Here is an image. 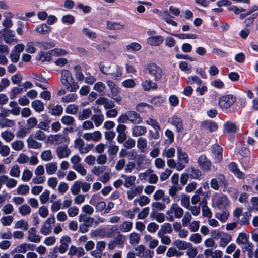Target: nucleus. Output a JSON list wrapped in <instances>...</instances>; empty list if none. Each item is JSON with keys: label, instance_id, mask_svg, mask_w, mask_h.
<instances>
[{"label": "nucleus", "instance_id": "obj_1", "mask_svg": "<svg viewBox=\"0 0 258 258\" xmlns=\"http://www.w3.org/2000/svg\"><path fill=\"white\" fill-rule=\"evenodd\" d=\"M101 72L106 75L111 76L115 80H118L121 78L123 70L121 66L117 64H111L109 63H101L99 66Z\"/></svg>", "mask_w": 258, "mask_h": 258}, {"label": "nucleus", "instance_id": "obj_2", "mask_svg": "<svg viewBox=\"0 0 258 258\" xmlns=\"http://www.w3.org/2000/svg\"><path fill=\"white\" fill-rule=\"evenodd\" d=\"M60 80L67 89L70 92H75L79 88L78 83L75 82L73 79L71 73L68 70H63L61 71Z\"/></svg>", "mask_w": 258, "mask_h": 258}, {"label": "nucleus", "instance_id": "obj_3", "mask_svg": "<svg viewBox=\"0 0 258 258\" xmlns=\"http://www.w3.org/2000/svg\"><path fill=\"white\" fill-rule=\"evenodd\" d=\"M147 73L150 75L155 81H158L162 79L163 72L162 69L157 64L151 62L145 67Z\"/></svg>", "mask_w": 258, "mask_h": 258}, {"label": "nucleus", "instance_id": "obj_4", "mask_svg": "<svg viewBox=\"0 0 258 258\" xmlns=\"http://www.w3.org/2000/svg\"><path fill=\"white\" fill-rule=\"evenodd\" d=\"M94 220L92 217H88L84 214H80L78 220L79 222H83V223L79 225V231L82 233L87 232L89 228L92 226Z\"/></svg>", "mask_w": 258, "mask_h": 258}, {"label": "nucleus", "instance_id": "obj_5", "mask_svg": "<svg viewBox=\"0 0 258 258\" xmlns=\"http://www.w3.org/2000/svg\"><path fill=\"white\" fill-rule=\"evenodd\" d=\"M213 205L219 209L226 208L229 204V200L227 196L215 194L212 199Z\"/></svg>", "mask_w": 258, "mask_h": 258}, {"label": "nucleus", "instance_id": "obj_6", "mask_svg": "<svg viewBox=\"0 0 258 258\" xmlns=\"http://www.w3.org/2000/svg\"><path fill=\"white\" fill-rule=\"evenodd\" d=\"M236 101V97L233 95H223L219 99V106L222 109H227L233 106Z\"/></svg>", "mask_w": 258, "mask_h": 258}, {"label": "nucleus", "instance_id": "obj_7", "mask_svg": "<svg viewBox=\"0 0 258 258\" xmlns=\"http://www.w3.org/2000/svg\"><path fill=\"white\" fill-rule=\"evenodd\" d=\"M74 147L78 149L81 154L88 153L93 148V144H86L83 139L78 138L74 140Z\"/></svg>", "mask_w": 258, "mask_h": 258}, {"label": "nucleus", "instance_id": "obj_8", "mask_svg": "<svg viewBox=\"0 0 258 258\" xmlns=\"http://www.w3.org/2000/svg\"><path fill=\"white\" fill-rule=\"evenodd\" d=\"M106 84L110 91L111 98L113 99L116 102L119 103L122 99L121 97L118 95L120 88L112 80H107Z\"/></svg>", "mask_w": 258, "mask_h": 258}, {"label": "nucleus", "instance_id": "obj_9", "mask_svg": "<svg viewBox=\"0 0 258 258\" xmlns=\"http://www.w3.org/2000/svg\"><path fill=\"white\" fill-rule=\"evenodd\" d=\"M69 142V137L63 134H56L50 137V142L52 145H57Z\"/></svg>", "mask_w": 258, "mask_h": 258}, {"label": "nucleus", "instance_id": "obj_10", "mask_svg": "<svg viewBox=\"0 0 258 258\" xmlns=\"http://www.w3.org/2000/svg\"><path fill=\"white\" fill-rule=\"evenodd\" d=\"M172 214H174L176 218L179 219L183 216V210L177 203H173L171 205L169 210L166 212V214L167 215Z\"/></svg>", "mask_w": 258, "mask_h": 258}, {"label": "nucleus", "instance_id": "obj_11", "mask_svg": "<svg viewBox=\"0 0 258 258\" xmlns=\"http://www.w3.org/2000/svg\"><path fill=\"white\" fill-rule=\"evenodd\" d=\"M82 137L87 141H92L94 142H97L101 140L102 134L99 131H95L92 133H85Z\"/></svg>", "mask_w": 258, "mask_h": 258}, {"label": "nucleus", "instance_id": "obj_12", "mask_svg": "<svg viewBox=\"0 0 258 258\" xmlns=\"http://www.w3.org/2000/svg\"><path fill=\"white\" fill-rule=\"evenodd\" d=\"M56 153L58 158H66L71 153V150L67 145H62L58 146L56 148Z\"/></svg>", "mask_w": 258, "mask_h": 258}, {"label": "nucleus", "instance_id": "obj_13", "mask_svg": "<svg viewBox=\"0 0 258 258\" xmlns=\"http://www.w3.org/2000/svg\"><path fill=\"white\" fill-rule=\"evenodd\" d=\"M148 159L142 154H138L136 159V166L137 170H142L146 168L148 166Z\"/></svg>", "mask_w": 258, "mask_h": 258}, {"label": "nucleus", "instance_id": "obj_14", "mask_svg": "<svg viewBox=\"0 0 258 258\" xmlns=\"http://www.w3.org/2000/svg\"><path fill=\"white\" fill-rule=\"evenodd\" d=\"M96 103L98 105H104L106 109H110L115 107L114 102L105 97H101L96 100Z\"/></svg>", "mask_w": 258, "mask_h": 258}, {"label": "nucleus", "instance_id": "obj_15", "mask_svg": "<svg viewBox=\"0 0 258 258\" xmlns=\"http://www.w3.org/2000/svg\"><path fill=\"white\" fill-rule=\"evenodd\" d=\"M199 166L205 171H209L210 169L211 163L207 158L205 155H201L198 160Z\"/></svg>", "mask_w": 258, "mask_h": 258}, {"label": "nucleus", "instance_id": "obj_16", "mask_svg": "<svg viewBox=\"0 0 258 258\" xmlns=\"http://www.w3.org/2000/svg\"><path fill=\"white\" fill-rule=\"evenodd\" d=\"M128 121L134 124H140L142 122V118L140 115L134 111H127Z\"/></svg>", "mask_w": 258, "mask_h": 258}, {"label": "nucleus", "instance_id": "obj_17", "mask_svg": "<svg viewBox=\"0 0 258 258\" xmlns=\"http://www.w3.org/2000/svg\"><path fill=\"white\" fill-rule=\"evenodd\" d=\"M216 162L219 163L222 159V148L217 144L213 145L212 150Z\"/></svg>", "mask_w": 258, "mask_h": 258}, {"label": "nucleus", "instance_id": "obj_18", "mask_svg": "<svg viewBox=\"0 0 258 258\" xmlns=\"http://www.w3.org/2000/svg\"><path fill=\"white\" fill-rule=\"evenodd\" d=\"M201 127L203 129L208 130L210 132L216 131L218 128L217 124L211 120H205L201 123Z\"/></svg>", "mask_w": 258, "mask_h": 258}, {"label": "nucleus", "instance_id": "obj_19", "mask_svg": "<svg viewBox=\"0 0 258 258\" xmlns=\"http://www.w3.org/2000/svg\"><path fill=\"white\" fill-rule=\"evenodd\" d=\"M85 252L84 249L81 247H76L74 245H71L69 249L68 254L71 256H76L80 257L85 254Z\"/></svg>", "mask_w": 258, "mask_h": 258}, {"label": "nucleus", "instance_id": "obj_20", "mask_svg": "<svg viewBox=\"0 0 258 258\" xmlns=\"http://www.w3.org/2000/svg\"><path fill=\"white\" fill-rule=\"evenodd\" d=\"M141 86L143 89L145 91H149L151 90H156L158 87L156 83L149 79L144 80L142 83Z\"/></svg>", "mask_w": 258, "mask_h": 258}, {"label": "nucleus", "instance_id": "obj_21", "mask_svg": "<svg viewBox=\"0 0 258 258\" xmlns=\"http://www.w3.org/2000/svg\"><path fill=\"white\" fill-rule=\"evenodd\" d=\"M147 43L151 46H158L160 45L164 41L162 36L157 35L155 36L149 37L147 39Z\"/></svg>", "mask_w": 258, "mask_h": 258}, {"label": "nucleus", "instance_id": "obj_22", "mask_svg": "<svg viewBox=\"0 0 258 258\" xmlns=\"http://www.w3.org/2000/svg\"><path fill=\"white\" fill-rule=\"evenodd\" d=\"M143 189V186L138 185L131 188L127 191V198L129 200H132L134 197L138 195L142 194Z\"/></svg>", "mask_w": 258, "mask_h": 258}, {"label": "nucleus", "instance_id": "obj_23", "mask_svg": "<svg viewBox=\"0 0 258 258\" xmlns=\"http://www.w3.org/2000/svg\"><path fill=\"white\" fill-rule=\"evenodd\" d=\"M229 170L238 178L244 179L245 174L242 171H240L237 167V164L235 162H231L229 165Z\"/></svg>", "mask_w": 258, "mask_h": 258}, {"label": "nucleus", "instance_id": "obj_24", "mask_svg": "<svg viewBox=\"0 0 258 258\" xmlns=\"http://www.w3.org/2000/svg\"><path fill=\"white\" fill-rule=\"evenodd\" d=\"M98 114H95L92 115L91 117V120L94 122L96 127L100 126L104 121V116L101 113L100 110L98 109Z\"/></svg>", "mask_w": 258, "mask_h": 258}, {"label": "nucleus", "instance_id": "obj_25", "mask_svg": "<svg viewBox=\"0 0 258 258\" xmlns=\"http://www.w3.org/2000/svg\"><path fill=\"white\" fill-rule=\"evenodd\" d=\"M41 237L36 234V230L35 228H31L28 231V239L32 242L38 243L40 241Z\"/></svg>", "mask_w": 258, "mask_h": 258}, {"label": "nucleus", "instance_id": "obj_26", "mask_svg": "<svg viewBox=\"0 0 258 258\" xmlns=\"http://www.w3.org/2000/svg\"><path fill=\"white\" fill-rule=\"evenodd\" d=\"M26 142L29 148L38 149L42 146V144L37 142L32 135L27 138Z\"/></svg>", "mask_w": 258, "mask_h": 258}, {"label": "nucleus", "instance_id": "obj_27", "mask_svg": "<svg viewBox=\"0 0 258 258\" xmlns=\"http://www.w3.org/2000/svg\"><path fill=\"white\" fill-rule=\"evenodd\" d=\"M107 28L109 30H119L125 29V25L119 22L107 21Z\"/></svg>", "mask_w": 258, "mask_h": 258}, {"label": "nucleus", "instance_id": "obj_28", "mask_svg": "<svg viewBox=\"0 0 258 258\" xmlns=\"http://www.w3.org/2000/svg\"><path fill=\"white\" fill-rule=\"evenodd\" d=\"M42 44L38 41L29 42L27 44L26 51L30 53H34L36 50L35 47H40Z\"/></svg>", "mask_w": 258, "mask_h": 258}, {"label": "nucleus", "instance_id": "obj_29", "mask_svg": "<svg viewBox=\"0 0 258 258\" xmlns=\"http://www.w3.org/2000/svg\"><path fill=\"white\" fill-rule=\"evenodd\" d=\"M176 248L179 250H184L188 248V246H191V244L189 243H187L185 241H182L179 239L175 240L172 243Z\"/></svg>", "mask_w": 258, "mask_h": 258}, {"label": "nucleus", "instance_id": "obj_30", "mask_svg": "<svg viewBox=\"0 0 258 258\" xmlns=\"http://www.w3.org/2000/svg\"><path fill=\"white\" fill-rule=\"evenodd\" d=\"M183 254V252L178 250L176 248L171 247L168 249L166 255L167 257L171 258L173 257H179Z\"/></svg>", "mask_w": 258, "mask_h": 258}, {"label": "nucleus", "instance_id": "obj_31", "mask_svg": "<svg viewBox=\"0 0 258 258\" xmlns=\"http://www.w3.org/2000/svg\"><path fill=\"white\" fill-rule=\"evenodd\" d=\"M232 240L231 236L227 233H223L220 238L219 242V246L220 247L224 248Z\"/></svg>", "mask_w": 258, "mask_h": 258}, {"label": "nucleus", "instance_id": "obj_32", "mask_svg": "<svg viewBox=\"0 0 258 258\" xmlns=\"http://www.w3.org/2000/svg\"><path fill=\"white\" fill-rule=\"evenodd\" d=\"M121 177L124 179V186L126 188H129L135 184L136 177L135 176H127L122 175Z\"/></svg>", "mask_w": 258, "mask_h": 258}, {"label": "nucleus", "instance_id": "obj_33", "mask_svg": "<svg viewBox=\"0 0 258 258\" xmlns=\"http://www.w3.org/2000/svg\"><path fill=\"white\" fill-rule=\"evenodd\" d=\"M238 127L235 123L227 121L224 125V132L227 133H234L237 131Z\"/></svg>", "mask_w": 258, "mask_h": 258}, {"label": "nucleus", "instance_id": "obj_34", "mask_svg": "<svg viewBox=\"0 0 258 258\" xmlns=\"http://www.w3.org/2000/svg\"><path fill=\"white\" fill-rule=\"evenodd\" d=\"M4 180V183L8 188H13L15 187L17 184V181L15 179L9 178L7 175H2Z\"/></svg>", "mask_w": 258, "mask_h": 258}, {"label": "nucleus", "instance_id": "obj_35", "mask_svg": "<svg viewBox=\"0 0 258 258\" xmlns=\"http://www.w3.org/2000/svg\"><path fill=\"white\" fill-rule=\"evenodd\" d=\"M57 164L56 162H50L46 164V172L48 175L54 174L57 170Z\"/></svg>", "mask_w": 258, "mask_h": 258}, {"label": "nucleus", "instance_id": "obj_36", "mask_svg": "<svg viewBox=\"0 0 258 258\" xmlns=\"http://www.w3.org/2000/svg\"><path fill=\"white\" fill-rule=\"evenodd\" d=\"M137 146L141 152H145L146 151V148L147 146V140L143 137L139 138L137 140Z\"/></svg>", "mask_w": 258, "mask_h": 258}, {"label": "nucleus", "instance_id": "obj_37", "mask_svg": "<svg viewBox=\"0 0 258 258\" xmlns=\"http://www.w3.org/2000/svg\"><path fill=\"white\" fill-rule=\"evenodd\" d=\"M147 132V128L143 126H135L132 128V135L138 137L144 135Z\"/></svg>", "mask_w": 258, "mask_h": 258}, {"label": "nucleus", "instance_id": "obj_38", "mask_svg": "<svg viewBox=\"0 0 258 258\" xmlns=\"http://www.w3.org/2000/svg\"><path fill=\"white\" fill-rule=\"evenodd\" d=\"M9 105L11 108V109H10L11 114L14 116H18L20 114L21 108L18 106L17 102L16 101H10Z\"/></svg>", "mask_w": 258, "mask_h": 258}, {"label": "nucleus", "instance_id": "obj_39", "mask_svg": "<svg viewBox=\"0 0 258 258\" xmlns=\"http://www.w3.org/2000/svg\"><path fill=\"white\" fill-rule=\"evenodd\" d=\"M16 124L15 121L8 118L0 119V128L13 127Z\"/></svg>", "mask_w": 258, "mask_h": 258}, {"label": "nucleus", "instance_id": "obj_40", "mask_svg": "<svg viewBox=\"0 0 258 258\" xmlns=\"http://www.w3.org/2000/svg\"><path fill=\"white\" fill-rule=\"evenodd\" d=\"M14 32L9 29H3L0 30V37L4 40L8 39L9 37H14Z\"/></svg>", "mask_w": 258, "mask_h": 258}, {"label": "nucleus", "instance_id": "obj_41", "mask_svg": "<svg viewBox=\"0 0 258 258\" xmlns=\"http://www.w3.org/2000/svg\"><path fill=\"white\" fill-rule=\"evenodd\" d=\"M150 201V199L147 196L142 195L134 200V204L136 205L137 203H138L140 206L143 207L148 204Z\"/></svg>", "mask_w": 258, "mask_h": 258}, {"label": "nucleus", "instance_id": "obj_42", "mask_svg": "<svg viewBox=\"0 0 258 258\" xmlns=\"http://www.w3.org/2000/svg\"><path fill=\"white\" fill-rule=\"evenodd\" d=\"M170 122L176 127L177 132L180 131L182 128V122L179 117L173 116L170 119Z\"/></svg>", "mask_w": 258, "mask_h": 258}, {"label": "nucleus", "instance_id": "obj_43", "mask_svg": "<svg viewBox=\"0 0 258 258\" xmlns=\"http://www.w3.org/2000/svg\"><path fill=\"white\" fill-rule=\"evenodd\" d=\"M73 69L77 80L79 81H82L84 79V76L82 73L81 66L76 65L73 67Z\"/></svg>", "mask_w": 258, "mask_h": 258}, {"label": "nucleus", "instance_id": "obj_44", "mask_svg": "<svg viewBox=\"0 0 258 258\" xmlns=\"http://www.w3.org/2000/svg\"><path fill=\"white\" fill-rule=\"evenodd\" d=\"M51 28L46 24H42L35 28V30L40 34H47L50 31Z\"/></svg>", "mask_w": 258, "mask_h": 258}, {"label": "nucleus", "instance_id": "obj_45", "mask_svg": "<svg viewBox=\"0 0 258 258\" xmlns=\"http://www.w3.org/2000/svg\"><path fill=\"white\" fill-rule=\"evenodd\" d=\"M133 227V223L130 221H124L119 226L120 231L122 232L126 233L131 231Z\"/></svg>", "mask_w": 258, "mask_h": 258}, {"label": "nucleus", "instance_id": "obj_46", "mask_svg": "<svg viewBox=\"0 0 258 258\" xmlns=\"http://www.w3.org/2000/svg\"><path fill=\"white\" fill-rule=\"evenodd\" d=\"M129 242L132 245L138 244L140 240V235L136 232H132L129 235Z\"/></svg>", "mask_w": 258, "mask_h": 258}, {"label": "nucleus", "instance_id": "obj_47", "mask_svg": "<svg viewBox=\"0 0 258 258\" xmlns=\"http://www.w3.org/2000/svg\"><path fill=\"white\" fill-rule=\"evenodd\" d=\"M32 108L38 112L42 111L44 109V105L42 102L39 100H36L31 103Z\"/></svg>", "mask_w": 258, "mask_h": 258}, {"label": "nucleus", "instance_id": "obj_48", "mask_svg": "<svg viewBox=\"0 0 258 258\" xmlns=\"http://www.w3.org/2000/svg\"><path fill=\"white\" fill-rule=\"evenodd\" d=\"M125 239V236L122 235L121 234H118L112 240L115 243L117 246H119L120 247H122L124 245Z\"/></svg>", "mask_w": 258, "mask_h": 258}, {"label": "nucleus", "instance_id": "obj_49", "mask_svg": "<svg viewBox=\"0 0 258 258\" xmlns=\"http://www.w3.org/2000/svg\"><path fill=\"white\" fill-rule=\"evenodd\" d=\"M177 154L179 161L186 164L188 163V157L187 154L183 151L180 147L177 148Z\"/></svg>", "mask_w": 258, "mask_h": 258}, {"label": "nucleus", "instance_id": "obj_50", "mask_svg": "<svg viewBox=\"0 0 258 258\" xmlns=\"http://www.w3.org/2000/svg\"><path fill=\"white\" fill-rule=\"evenodd\" d=\"M236 242L238 244L245 245L249 243L248 237L245 233H240L236 239Z\"/></svg>", "mask_w": 258, "mask_h": 258}, {"label": "nucleus", "instance_id": "obj_51", "mask_svg": "<svg viewBox=\"0 0 258 258\" xmlns=\"http://www.w3.org/2000/svg\"><path fill=\"white\" fill-rule=\"evenodd\" d=\"M24 146V143L21 140H16L11 144L12 148L16 151L22 150Z\"/></svg>", "mask_w": 258, "mask_h": 258}, {"label": "nucleus", "instance_id": "obj_52", "mask_svg": "<svg viewBox=\"0 0 258 258\" xmlns=\"http://www.w3.org/2000/svg\"><path fill=\"white\" fill-rule=\"evenodd\" d=\"M229 212L225 210L222 212H218L215 214V217L222 222H225L229 216Z\"/></svg>", "mask_w": 258, "mask_h": 258}, {"label": "nucleus", "instance_id": "obj_53", "mask_svg": "<svg viewBox=\"0 0 258 258\" xmlns=\"http://www.w3.org/2000/svg\"><path fill=\"white\" fill-rule=\"evenodd\" d=\"M1 136L6 142H10L15 137L14 133L9 131L2 132Z\"/></svg>", "mask_w": 258, "mask_h": 258}, {"label": "nucleus", "instance_id": "obj_54", "mask_svg": "<svg viewBox=\"0 0 258 258\" xmlns=\"http://www.w3.org/2000/svg\"><path fill=\"white\" fill-rule=\"evenodd\" d=\"M157 236L160 239L161 242L163 244L169 245L171 244V240L169 236L165 235V234L161 232H158Z\"/></svg>", "mask_w": 258, "mask_h": 258}, {"label": "nucleus", "instance_id": "obj_55", "mask_svg": "<svg viewBox=\"0 0 258 258\" xmlns=\"http://www.w3.org/2000/svg\"><path fill=\"white\" fill-rule=\"evenodd\" d=\"M95 197H96L95 195L93 196L92 199L90 201V203L95 206L96 211L101 212L103 210L105 209L106 206V203L104 201H100L97 202L96 204L93 203V199Z\"/></svg>", "mask_w": 258, "mask_h": 258}, {"label": "nucleus", "instance_id": "obj_56", "mask_svg": "<svg viewBox=\"0 0 258 258\" xmlns=\"http://www.w3.org/2000/svg\"><path fill=\"white\" fill-rule=\"evenodd\" d=\"M92 114V111L90 109H84L81 112H79L78 119L80 120H84L89 118Z\"/></svg>", "mask_w": 258, "mask_h": 258}, {"label": "nucleus", "instance_id": "obj_57", "mask_svg": "<svg viewBox=\"0 0 258 258\" xmlns=\"http://www.w3.org/2000/svg\"><path fill=\"white\" fill-rule=\"evenodd\" d=\"M187 172L189 174V177L192 179H198L201 176V172L198 169H195L192 167L188 168L187 169Z\"/></svg>", "mask_w": 258, "mask_h": 258}, {"label": "nucleus", "instance_id": "obj_58", "mask_svg": "<svg viewBox=\"0 0 258 258\" xmlns=\"http://www.w3.org/2000/svg\"><path fill=\"white\" fill-rule=\"evenodd\" d=\"M162 17L163 19L168 24H171L174 26H177V23L173 20L171 18L173 16H169L167 11H165L162 13Z\"/></svg>", "mask_w": 258, "mask_h": 258}, {"label": "nucleus", "instance_id": "obj_59", "mask_svg": "<svg viewBox=\"0 0 258 258\" xmlns=\"http://www.w3.org/2000/svg\"><path fill=\"white\" fill-rule=\"evenodd\" d=\"M18 211L22 216H26L29 215L31 213V209L30 206L28 205L23 204L19 207Z\"/></svg>", "mask_w": 258, "mask_h": 258}, {"label": "nucleus", "instance_id": "obj_60", "mask_svg": "<svg viewBox=\"0 0 258 258\" xmlns=\"http://www.w3.org/2000/svg\"><path fill=\"white\" fill-rule=\"evenodd\" d=\"M146 108L153 109V107L146 103L142 102L138 104L136 106V109L139 112H146Z\"/></svg>", "mask_w": 258, "mask_h": 258}, {"label": "nucleus", "instance_id": "obj_61", "mask_svg": "<svg viewBox=\"0 0 258 258\" xmlns=\"http://www.w3.org/2000/svg\"><path fill=\"white\" fill-rule=\"evenodd\" d=\"M181 205L188 209L190 206V197L189 196L182 194L181 195Z\"/></svg>", "mask_w": 258, "mask_h": 258}, {"label": "nucleus", "instance_id": "obj_62", "mask_svg": "<svg viewBox=\"0 0 258 258\" xmlns=\"http://www.w3.org/2000/svg\"><path fill=\"white\" fill-rule=\"evenodd\" d=\"M41 158L44 161H49L53 159L52 152L50 150L43 151L41 154Z\"/></svg>", "mask_w": 258, "mask_h": 258}, {"label": "nucleus", "instance_id": "obj_63", "mask_svg": "<svg viewBox=\"0 0 258 258\" xmlns=\"http://www.w3.org/2000/svg\"><path fill=\"white\" fill-rule=\"evenodd\" d=\"M29 227V225L27 222L23 220H20L18 221L14 225V228L15 229H22L24 230H28Z\"/></svg>", "mask_w": 258, "mask_h": 258}, {"label": "nucleus", "instance_id": "obj_64", "mask_svg": "<svg viewBox=\"0 0 258 258\" xmlns=\"http://www.w3.org/2000/svg\"><path fill=\"white\" fill-rule=\"evenodd\" d=\"M105 169L106 167L104 166H95L91 169V173L97 176H99L104 173Z\"/></svg>", "mask_w": 258, "mask_h": 258}]
</instances>
